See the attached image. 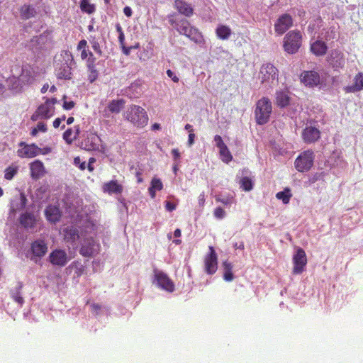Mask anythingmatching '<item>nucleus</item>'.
I'll use <instances>...</instances> for the list:
<instances>
[{
	"instance_id": "nucleus-1",
	"label": "nucleus",
	"mask_w": 363,
	"mask_h": 363,
	"mask_svg": "<svg viewBox=\"0 0 363 363\" xmlns=\"http://www.w3.org/2000/svg\"><path fill=\"white\" fill-rule=\"evenodd\" d=\"M169 23L180 34L185 35L194 43L199 44L203 42L201 33L196 28L191 26L186 19L182 18L178 21L169 19Z\"/></svg>"
},
{
	"instance_id": "nucleus-2",
	"label": "nucleus",
	"mask_w": 363,
	"mask_h": 363,
	"mask_svg": "<svg viewBox=\"0 0 363 363\" xmlns=\"http://www.w3.org/2000/svg\"><path fill=\"white\" fill-rule=\"evenodd\" d=\"M124 118L138 128L147 125L148 116L145 110L138 105H130L124 113Z\"/></svg>"
},
{
	"instance_id": "nucleus-3",
	"label": "nucleus",
	"mask_w": 363,
	"mask_h": 363,
	"mask_svg": "<svg viewBox=\"0 0 363 363\" xmlns=\"http://www.w3.org/2000/svg\"><path fill=\"white\" fill-rule=\"evenodd\" d=\"M62 60L55 65V74L58 79L69 80L72 79V64L74 58L71 52L62 50L60 55Z\"/></svg>"
},
{
	"instance_id": "nucleus-4",
	"label": "nucleus",
	"mask_w": 363,
	"mask_h": 363,
	"mask_svg": "<svg viewBox=\"0 0 363 363\" xmlns=\"http://www.w3.org/2000/svg\"><path fill=\"white\" fill-rule=\"evenodd\" d=\"M272 111V103L267 97H262L256 104L255 115L259 125L266 124Z\"/></svg>"
},
{
	"instance_id": "nucleus-5",
	"label": "nucleus",
	"mask_w": 363,
	"mask_h": 363,
	"mask_svg": "<svg viewBox=\"0 0 363 363\" xmlns=\"http://www.w3.org/2000/svg\"><path fill=\"white\" fill-rule=\"evenodd\" d=\"M302 44V35L298 30L289 31L284 38L283 48L289 54H295Z\"/></svg>"
},
{
	"instance_id": "nucleus-6",
	"label": "nucleus",
	"mask_w": 363,
	"mask_h": 363,
	"mask_svg": "<svg viewBox=\"0 0 363 363\" xmlns=\"http://www.w3.org/2000/svg\"><path fill=\"white\" fill-rule=\"evenodd\" d=\"M57 103L56 98L47 99L45 101L40 105L33 113L30 119L36 121L39 119H48L55 113V105Z\"/></svg>"
},
{
	"instance_id": "nucleus-7",
	"label": "nucleus",
	"mask_w": 363,
	"mask_h": 363,
	"mask_svg": "<svg viewBox=\"0 0 363 363\" xmlns=\"http://www.w3.org/2000/svg\"><path fill=\"white\" fill-rule=\"evenodd\" d=\"M314 157V152L311 150L302 152L295 160L296 169L300 172H308L313 165Z\"/></svg>"
},
{
	"instance_id": "nucleus-8",
	"label": "nucleus",
	"mask_w": 363,
	"mask_h": 363,
	"mask_svg": "<svg viewBox=\"0 0 363 363\" xmlns=\"http://www.w3.org/2000/svg\"><path fill=\"white\" fill-rule=\"evenodd\" d=\"M279 71L277 68L271 63L263 64L259 69V79L262 84H272L274 81L278 80Z\"/></svg>"
},
{
	"instance_id": "nucleus-9",
	"label": "nucleus",
	"mask_w": 363,
	"mask_h": 363,
	"mask_svg": "<svg viewBox=\"0 0 363 363\" xmlns=\"http://www.w3.org/2000/svg\"><path fill=\"white\" fill-rule=\"evenodd\" d=\"M99 251V244L92 237L83 240L79 253L84 257H92Z\"/></svg>"
},
{
	"instance_id": "nucleus-10",
	"label": "nucleus",
	"mask_w": 363,
	"mask_h": 363,
	"mask_svg": "<svg viewBox=\"0 0 363 363\" xmlns=\"http://www.w3.org/2000/svg\"><path fill=\"white\" fill-rule=\"evenodd\" d=\"M154 276L159 287L170 293L174 291V284L167 274L155 269H154Z\"/></svg>"
},
{
	"instance_id": "nucleus-11",
	"label": "nucleus",
	"mask_w": 363,
	"mask_h": 363,
	"mask_svg": "<svg viewBox=\"0 0 363 363\" xmlns=\"http://www.w3.org/2000/svg\"><path fill=\"white\" fill-rule=\"evenodd\" d=\"M327 60L335 70L345 67V57L344 53L338 49L331 50Z\"/></svg>"
},
{
	"instance_id": "nucleus-12",
	"label": "nucleus",
	"mask_w": 363,
	"mask_h": 363,
	"mask_svg": "<svg viewBox=\"0 0 363 363\" xmlns=\"http://www.w3.org/2000/svg\"><path fill=\"white\" fill-rule=\"evenodd\" d=\"M293 274H301L304 267L307 264V257L305 251L302 248H298L296 250V254L293 257Z\"/></svg>"
},
{
	"instance_id": "nucleus-13",
	"label": "nucleus",
	"mask_w": 363,
	"mask_h": 363,
	"mask_svg": "<svg viewBox=\"0 0 363 363\" xmlns=\"http://www.w3.org/2000/svg\"><path fill=\"white\" fill-rule=\"evenodd\" d=\"M48 250V244L44 240L38 239L33 241L30 245V250L33 255L31 260L37 262V258L44 257Z\"/></svg>"
},
{
	"instance_id": "nucleus-14",
	"label": "nucleus",
	"mask_w": 363,
	"mask_h": 363,
	"mask_svg": "<svg viewBox=\"0 0 363 363\" xmlns=\"http://www.w3.org/2000/svg\"><path fill=\"white\" fill-rule=\"evenodd\" d=\"M18 145L23 147L17 150L18 156L21 158H33L40 155V148L34 143L28 145L25 142H21Z\"/></svg>"
},
{
	"instance_id": "nucleus-15",
	"label": "nucleus",
	"mask_w": 363,
	"mask_h": 363,
	"mask_svg": "<svg viewBox=\"0 0 363 363\" xmlns=\"http://www.w3.org/2000/svg\"><path fill=\"white\" fill-rule=\"evenodd\" d=\"M205 271L208 274H213L218 269V257L213 246L209 247V252L204 259Z\"/></svg>"
},
{
	"instance_id": "nucleus-16",
	"label": "nucleus",
	"mask_w": 363,
	"mask_h": 363,
	"mask_svg": "<svg viewBox=\"0 0 363 363\" xmlns=\"http://www.w3.org/2000/svg\"><path fill=\"white\" fill-rule=\"evenodd\" d=\"M292 26V17L288 13L282 14L278 18L274 23L275 33L278 35H282Z\"/></svg>"
},
{
	"instance_id": "nucleus-17",
	"label": "nucleus",
	"mask_w": 363,
	"mask_h": 363,
	"mask_svg": "<svg viewBox=\"0 0 363 363\" xmlns=\"http://www.w3.org/2000/svg\"><path fill=\"white\" fill-rule=\"evenodd\" d=\"M301 137L305 143H314L320 138V131L314 126L306 125L302 130Z\"/></svg>"
},
{
	"instance_id": "nucleus-18",
	"label": "nucleus",
	"mask_w": 363,
	"mask_h": 363,
	"mask_svg": "<svg viewBox=\"0 0 363 363\" xmlns=\"http://www.w3.org/2000/svg\"><path fill=\"white\" fill-rule=\"evenodd\" d=\"M301 82L305 86L314 87L320 82V74L315 71H303L300 76Z\"/></svg>"
},
{
	"instance_id": "nucleus-19",
	"label": "nucleus",
	"mask_w": 363,
	"mask_h": 363,
	"mask_svg": "<svg viewBox=\"0 0 363 363\" xmlns=\"http://www.w3.org/2000/svg\"><path fill=\"white\" fill-rule=\"evenodd\" d=\"M49 262L53 265L64 267L68 262L67 255L65 250L56 249L50 254Z\"/></svg>"
},
{
	"instance_id": "nucleus-20",
	"label": "nucleus",
	"mask_w": 363,
	"mask_h": 363,
	"mask_svg": "<svg viewBox=\"0 0 363 363\" xmlns=\"http://www.w3.org/2000/svg\"><path fill=\"white\" fill-rule=\"evenodd\" d=\"M35 69L30 65H25L22 67L21 73L18 77V80L22 84H32L36 77Z\"/></svg>"
},
{
	"instance_id": "nucleus-21",
	"label": "nucleus",
	"mask_w": 363,
	"mask_h": 363,
	"mask_svg": "<svg viewBox=\"0 0 363 363\" xmlns=\"http://www.w3.org/2000/svg\"><path fill=\"white\" fill-rule=\"evenodd\" d=\"M18 221L20 225L25 229H33L37 224V216L31 212H26L20 215Z\"/></svg>"
},
{
	"instance_id": "nucleus-22",
	"label": "nucleus",
	"mask_w": 363,
	"mask_h": 363,
	"mask_svg": "<svg viewBox=\"0 0 363 363\" xmlns=\"http://www.w3.org/2000/svg\"><path fill=\"white\" fill-rule=\"evenodd\" d=\"M89 57L86 60L88 80L90 83H93L99 77V70L96 69V57L92 52H89Z\"/></svg>"
},
{
	"instance_id": "nucleus-23",
	"label": "nucleus",
	"mask_w": 363,
	"mask_h": 363,
	"mask_svg": "<svg viewBox=\"0 0 363 363\" xmlns=\"http://www.w3.org/2000/svg\"><path fill=\"white\" fill-rule=\"evenodd\" d=\"M30 177L33 179H39L46 174L45 167L42 161L35 160L29 164Z\"/></svg>"
},
{
	"instance_id": "nucleus-24",
	"label": "nucleus",
	"mask_w": 363,
	"mask_h": 363,
	"mask_svg": "<svg viewBox=\"0 0 363 363\" xmlns=\"http://www.w3.org/2000/svg\"><path fill=\"white\" fill-rule=\"evenodd\" d=\"M63 237L65 242L75 244L79 239V230L73 225L67 226L63 229Z\"/></svg>"
},
{
	"instance_id": "nucleus-25",
	"label": "nucleus",
	"mask_w": 363,
	"mask_h": 363,
	"mask_svg": "<svg viewBox=\"0 0 363 363\" xmlns=\"http://www.w3.org/2000/svg\"><path fill=\"white\" fill-rule=\"evenodd\" d=\"M291 97L288 90L277 91L275 94V104L279 108H285L290 104Z\"/></svg>"
},
{
	"instance_id": "nucleus-26",
	"label": "nucleus",
	"mask_w": 363,
	"mask_h": 363,
	"mask_svg": "<svg viewBox=\"0 0 363 363\" xmlns=\"http://www.w3.org/2000/svg\"><path fill=\"white\" fill-rule=\"evenodd\" d=\"M310 50L314 55L321 57L326 54L328 45L324 41L316 40L311 43Z\"/></svg>"
},
{
	"instance_id": "nucleus-27",
	"label": "nucleus",
	"mask_w": 363,
	"mask_h": 363,
	"mask_svg": "<svg viewBox=\"0 0 363 363\" xmlns=\"http://www.w3.org/2000/svg\"><path fill=\"white\" fill-rule=\"evenodd\" d=\"M363 89V73L359 72L354 77V82L352 85L344 88L346 93H355Z\"/></svg>"
},
{
	"instance_id": "nucleus-28",
	"label": "nucleus",
	"mask_w": 363,
	"mask_h": 363,
	"mask_svg": "<svg viewBox=\"0 0 363 363\" xmlns=\"http://www.w3.org/2000/svg\"><path fill=\"white\" fill-rule=\"evenodd\" d=\"M174 7L178 12L186 17H190L194 13V9L191 4L186 3L183 0H175Z\"/></svg>"
},
{
	"instance_id": "nucleus-29",
	"label": "nucleus",
	"mask_w": 363,
	"mask_h": 363,
	"mask_svg": "<svg viewBox=\"0 0 363 363\" xmlns=\"http://www.w3.org/2000/svg\"><path fill=\"white\" fill-rule=\"evenodd\" d=\"M102 189L104 192L108 193L109 194H120L123 190V186L120 184L116 180H111L104 183L103 184Z\"/></svg>"
},
{
	"instance_id": "nucleus-30",
	"label": "nucleus",
	"mask_w": 363,
	"mask_h": 363,
	"mask_svg": "<svg viewBox=\"0 0 363 363\" xmlns=\"http://www.w3.org/2000/svg\"><path fill=\"white\" fill-rule=\"evenodd\" d=\"M45 214L48 220L55 223L59 221L61 218L60 208L53 205H49L45 210Z\"/></svg>"
},
{
	"instance_id": "nucleus-31",
	"label": "nucleus",
	"mask_w": 363,
	"mask_h": 363,
	"mask_svg": "<svg viewBox=\"0 0 363 363\" xmlns=\"http://www.w3.org/2000/svg\"><path fill=\"white\" fill-rule=\"evenodd\" d=\"M20 17L23 20H28L36 15L35 8L30 4H23L19 9Z\"/></svg>"
},
{
	"instance_id": "nucleus-32",
	"label": "nucleus",
	"mask_w": 363,
	"mask_h": 363,
	"mask_svg": "<svg viewBox=\"0 0 363 363\" xmlns=\"http://www.w3.org/2000/svg\"><path fill=\"white\" fill-rule=\"evenodd\" d=\"M232 31L229 26L219 25L216 29V34L218 38L220 40H227L231 35Z\"/></svg>"
},
{
	"instance_id": "nucleus-33",
	"label": "nucleus",
	"mask_w": 363,
	"mask_h": 363,
	"mask_svg": "<svg viewBox=\"0 0 363 363\" xmlns=\"http://www.w3.org/2000/svg\"><path fill=\"white\" fill-rule=\"evenodd\" d=\"M163 188V184L160 179L153 178L151 181V185L148 189L149 194L152 199L156 195V191H160Z\"/></svg>"
},
{
	"instance_id": "nucleus-34",
	"label": "nucleus",
	"mask_w": 363,
	"mask_h": 363,
	"mask_svg": "<svg viewBox=\"0 0 363 363\" xmlns=\"http://www.w3.org/2000/svg\"><path fill=\"white\" fill-rule=\"evenodd\" d=\"M276 197L279 200H281L283 203L288 204L292 197L291 189L288 187L285 188L283 191L277 193Z\"/></svg>"
},
{
	"instance_id": "nucleus-35",
	"label": "nucleus",
	"mask_w": 363,
	"mask_h": 363,
	"mask_svg": "<svg viewBox=\"0 0 363 363\" xmlns=\"http://www.w3.org/2000/svg\"><path fill=\"white\" fill-rule=\"evenodd\" d=\"M79 6L82 12L88 14H92L96 11V6L91 4L89 0H80Z\"/></svg>"
},
{
	"instance_id": "nucleus-36",
	"label": "nucleus",
	"mask_w": 363,
	"mask_h": 363,
	"mask_svg": "<svg viewBox=\"0 0 363 363\" xmlns=\"http://www.w3.org/2000/svg\"><path fill=\"white\" fill-rule=\"evenodd\" d=\"M223 266L224 269L223 273V279L226 281H231L234 279L233 274L232 272L233 265L228 261H225L223 262Z\"/></svg>"
},
{
	"instance_id": "nucleus-37",
	"label": "nucleus",
	"mask_w": 363,
	"mask_h": 363,
	"mask_svg": "<svg viewBox=\"0 0 363 363\" xmlns=\"http://www.w3.org/2000/svg\"><path fill=\"white\" fill-rule=\"evenodd\" d=\"M219 153L222 161L225 163H228L233 160V156L227 145L219 148Z\"/></svg>"
},
{
	"instance_id": "nucleus-38",
	"label": "nucleus",
	"mask_w": 363,
	"mask_h": 363,
	"mask_svg": "<svg viewBox=\"0 0 363 363\" xmlns=\"http://www.w3.org/2000/svg\"><path fill=\"white\" fill-rule=\"evenodd\" d=\"M123 105V100H113L108 105V109L111 113H118L121 111Z\"/></svg>"
},
{
	"instance_id": "nucleus-39",
	"label": "nucleus",
	"mask_w": 363,
	"mask_h": 363,
	"mask_svg": "<svg viewBox=\"0 0 363 363\" xmlns=\"http://www.w3.org/2000/svg\"><path fill=\"white\" fill-rule=\"evenodd\" d=\"M18 200L19 203L16 205V208L12 207L11 211L13 213H15L18 210L24 209L27 205L28 200L26 194L23 192L20 193Z\"/></svg>"
},
{
	"instance_id": "nucleus-40",
	"label": "nucleus",
	"mask_w": 363,
	"mask_h": 363,
	"mask_svg": "<svg viewBox=\"0 0 363 363\" xmlns=\"http://www.w3.org/2000/svg\"><path fill=\"white\" fill-rule=\"evenodd\" d=\"M240 188L245 191H249L253 188V183L252 180L247 177H242L240 179Z\"/></svg>"
},
{
	"instance_id": "nucleus-41",
	"label": "nucleus",
	"mask_w": 363,
	"mask_h": 363,
	"mask_svg": "<svg viewBox=\"0 0 363 363\" xmlns=\"http://www.w3.org/2000/svg\"><path fill=\"white\" fill-rule=\"evenodd\" d=\"M215 199L217 202L221 203L225 206L231 205L233 203H234V196L232 195L223 196L217 195L216 196Z\"/></svg>"
},
{
	"instance_id": "nucleus-42",
	"label": "nucleus",
	"mask_w": 363,
	"mask_h": 363,
	"mask_svg": "<svg viewBox=\"0 0 363 363\" xmlns=\"http://www.w3.org/2000/svg\"><path fill=\"white\" fill-rule=\"evenodd\" d=\"M63 139L67 144H72L75 140V136H74V130L72 128H68L63 133Z\"/></svg>"
},
{
	"instance_id": "nucleus-43",
	"label": "nucleus",
	"mask_w": 363,
	"mask_h": 363,
	"mask_svg": "<svg viewBox=\"0 0 363 363\" xmlns=\"http://www.w3.org/2000/svg\"><path fill=\"white\" fill-rule=\"evenodd\" d=\"M17 172V167H9L5 169L4 178L6 180H11Z\"/></svg>"
},
{
	"instance_id": "nucleus-44",
	"label": "nucleus",
	"mask_w": 363,
	"mask_h": 363,
	"mask_svg": "<svg viewBox=\"0 0 363 363\" xmlns=\"http://www.w3.org/2000/svg\"><path fill=\"white\" fill-rule=\"evenodd\" d=\"M72 267H74V269H75L74 274H76V276L77 277L82 276L84 272V266L78 262H73L72 264Z\"/></svg>"
},
{
	"instance_id": "nucleus-45",
	"label": "nucleus",
	"mask_w": 363,
	"mask_h": 363,
	"mask_svg": "<svg viewBox=\"0 0 363 363\" xmlns=\"http://www.w3.org/2000/svg\"><path fill=\"white\" fill-rule=\"evenodd\" d=\"M12 298L20 305H22L24 302L23 298L22 297L19 290L12 293Z\"/></svg>"
},
{
	"instance_id": "nucleus-46",
	"label": "nucleus",
	"mask_w": 363,
	"mask_h": 363,
	"mask_svg": "<svg viewBox=\"0 0 363 363\" xmlns=\"http://www.w3.org/2000/svg\"><path fill=\"white\" fill-rule=\"evenodd\" d=\"M213 215L218 219H223L225 216V212L221 207H217L213 211Z\"/></svg>"
},
{
	"instance_id": "nucleus-47",
	"label": "nucleus",
	"mask_w": 363,
	"mask_h": 363,
	"mask_svg": "<svg viewBox=\"0 0 363 363\" xmlns=\"http://www.w3.org/2000/svg\"><path fill=\"white\" fill-rule=\"evenodd\" d=\"M65 99H66V96H63L64 102H63L62 107L65 110H71L72 108H73L74 107L75 103L73 101H65Z\"/></svg>"
},
{
	"instance_id": "nucleus-48",
	"label": "nucleus",
	"mask_w": 363,
	"mask_h": 363,
	"mask_svg": "<svg viewBox=\"0 0 363 363\" xmlns=\"http://www.w3.org/2000/svg\"><path fill=\"white\" fill-rule=\"evenodd\" d=\"M50 31H45L41 35H40L38 37H37L36 41L40 43L41 42H44L45 40H47V39L50 37Z\"/></svg>"
},
{
	"instance_id": "nucleus-49",
	"label": "nucleus",
	"mask_w": 363,
	"mask_h": 363,
	"mask_svg": "<svg viewBox=\"0 0 363 363\" xmlns=\"http://www.w3.org/2000/svg\"><path fill=\"white\" fill-rule=\"evenodd\" d=\"M214 141L216 142V147H218V148H220V147H223V146L226 145L224 143V142H223V139H222L221 136H220V135H215V137H214Z\"/></svg>"
},
{
	"instance_id": "nucleus-50",
	"label": "nucleus",
	"mask_w": 363,
	"mask_h": 363,
	"mask_svg": "<svg viewBox=\"0 0 363 363\" xmlns=\"http://www.w3.org/2000/svg\"><path fill=\"white\" fill-rule=\"evenodd\" d=\"M74 164L79 165V168L82 170H84L86 169V164L85 162H81V159L79 157H77L74 159Z\"/></svg>"
},
{
	"instance_id": "nucleus-51",
	"label": "nucleus",
	"mask_w": 363,
	"mask_h": 363,
	"mask_svg": "<svg viewBox=\"0 0 363 363\" xmlns=\"http://www.w3.org/2000/svg\"><path fill=\"white\" fill-rule=\"evenodd\" d=\"M93 50L99 55H102V51L100 45L98 42L94 41L91 43Z\"/></svg>"
},
{
	"instance_id": "nucleus-52",
	"label": "nucleus",
	"mask_w": 363,
	"mask_h": 363,
	"mask_svg": "<svg viewBox=\"0 0 363 363\" xmlns=\"http://www.w3.org/2000/svg\"><path fill=\"white\" fill-rule=\"evenodd\" d=\"M167 76L172 79V80L175 82V83H177L179 81V77L175 74V73L172 71L171 69H167Z\"/></svg>"
},
{
	"instance_id": "nucleus-53",
	"label": "nucleus",
	"mask_w": 363,
	"mask_h": 363,
	"mask_svg": "<svg viewBox=\"0 0 363 363\" xmlns=\"http://www.w3.org/2000/svg\"><path fill=\"white\" fill-rule=\"evenodd\" d=\"M35 128L38 130V131H40V132H43V133H45L47 131V126H46V124L43 123V122H39Z\"/></svg>"
},
{
	"instance_id": "nucleus-54",
	"label": "nucleus",
	"mask_w": 363,
	"mask_h": 363,
	"mask_svg": "<svg viewBox=\"0 0 363 363\" xmlns=\"http://www.w3.org/2000/svg\"><path fill=\"white\" fill-rule=\"evenodd\" d=\"M91 308L93 313H94L96 315L99 314V311L101 308V306L98 303H91Z\"/></svg>"
},
{
	"instance_id": "nucleus-55",
	"label": "nucleus",
	"mask_w": 363,
	"mask_h": 363,
	"mask_svg": "<svg viewBox=\"0 0 363 363\" xmlns=\"http://www.w3.org/2000/svg\"><path fill=\"white\" fill-rule=\"evenodd\" d=\"M90 136L91 137L92 143L89 148L94 149L97 145L96 140H97L99 138L95 134H91Z\"/></svg>"
},
{
	"instance_id": "nucleus-56",
	"label": "nucleus",
	"mask_w": 363,
	"mask_h": 363,
	"mask_svg": "<svg viewBox=\"0 0 363 363\" xmlns=\"http://www.w3.org/2000/svg\"><path fill=\"white\" fill-rule=\"evenodd\" d=\"M165 207L167 211H172L176 208V205L170 201H167Z\"/></svg>"
},
{
	"instance_id": "nucleus-57",
	"label": "nucleus",
	"mask_w": 363,
	"mask_h": 363,
	"mask_svg": "<svg viewBox=\"0 0 363 363\" xmlns=\"http://www.w3.org/2000/svg\"><path fill=\"white\" fill-rule=\"evenodd\" d=\"M87 43L86 40H81L77 45V50L86 49Z\"/></svg>"
},
{
	"instance_id": "nucleus-58",
	"label": "nucleus",
	"mask_w": 363,
	"mask_h": 363,
	"mask_svg": "<svg viewBox=\"0 0 363 363\" xmlns=\"http://www.w3.org/2000/svg\"><path fill=\"white\" fill-rule=\"evenodd\" d=\"M123 13L127 17H131L133 14L132 9L130 6H125L123 9Z\"/></svg>"
},
{
	"instance_id": "nucleus-59",
	"label": "nucleus",
	"mask_w": 363,
	"mask_h": 363,
	"mask_svg": "<svg viewBox=\"0 0 363 363\" xmlns=\"http://www.w3.org/2000/svg\"><path fill=\"white\" fill-rule=\"evenodd\" d=\"M195 134L194 133H189V138H188V145L189 146H191L194 143Z\"/></svg>"
},
{
	"instance_id": "nucleus-60",
	"label": "nucleus",
	"mask_w": 363,
	"mask_h": 363,
	"mask_svg": "<svg viewBox=\"0 0 363 363\" xmlns=\"http://www.w3.org/2000/svg\"><path fill=\"white\" fill-rule=\"evenodd\" d=\"M90 52L88 51L86 49H83L82 50V52H81V58L82 60H85V59H88V57H89V53Z\"/></svg>"
},
{
	"instance_id": "nucleus-61",
	"label": "nucleus",
	"mask_w": 363,
	"mask_h": 363,
	"mask_svg": "<svg viewBox=\"0 0 363 363\" xmlns=\"http://www.w3.org/2000/svg\"><path fill=\"white\" fill-rule=\"evenodd\" d=\"M172 154L174 160H178L180 157V153L178 149H173L172 150Z\"/></svg>"
},
{
	"instance_id": "nucleus-62",
	"label": "nucleus",
	"mask_w": 363,
	"mask_h": 363,
	"mask_svg": "<svg viewBox=\"0 0 363 363\" xmlns=\"http://www.w3.org/2000/svg\"><path fill=\"white\" fill-rule=\"evenodd\" d=\"M118 41L120 43V45H125V35L124 33H121V35H118Z\"/></svg>"
},
{
	"instance_id": "nucleus-63",
	"label": "nucleus",
	"mask_w": 363,
	"mask_h": 363,
	"mask_svg": "<svg viewBox=\"0 0 363 363\" xmlns=\"http://www.w3.org/2000/svg\"><path fill=\"white\" fill-rule=\"evenodd\" d=\"M121 47L122 48L123 52L125 55H128L130 54L131 48H127V47L125 46V45H121Z\"/></svg>"
},
{
	"instance_id": "nucleus-64",
	"label": "nucleus",
	"mask_w": 363,
	"mask_h": 363,
	"mask_svg": "<svg viewBox=\"0 0 363 363\" xmlns=\"http://www.w3.org/2000/svg\"><path fill=\"white\" fill-rule=\"evenodd\" d=\"M60 123H61V119H60V118H57L53 121V127L55 128H57L60 125Z\"/></svg>"
}]
</instances>
